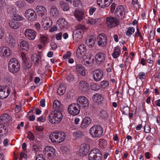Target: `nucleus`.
Listing matches in <instances>:
<instances>
[{"instance_id":"6e6d98bb","label":"nucleus","mask_w":160,"mask_h":160,"mask_svg":"<svg viewBox=\"0 0 160 160\" xmlns=\"http://www.w3.org/2000/svg\"><path fill=\"white\" fill-rule=\"evenodd\" d=\"M144 131L146 133H149L151 131V128L148 125H146L144 128Z\"/></svg>"},{"instance_id":"f8f14e48","label":"nucleus","mask_w":160,"mask_h":160,"mask_svg":"<svg viewBox=\"0 0 160 160\" xmlns=\"http://www.w3.org/2000/svg\"><path fill=\"white\" fill-rule=\"evenodd\" d=\"M10 92V90L6 86L4 87L0 86V99H3L6 98Z\"/></svg>"},{"instance_id":"a19ab883","label":"nucleus","mask_w":160,"mask_h":160,"mask_svg":"<svg viewBox=\"0 0 160 160\" xmlns=\"http://www.w3.org/2000/svg\"><path fill=\"white\" fill-rule=\"evenodd\" d=\"M121 111L124 115H128L130 111L129 107H125L122 109Z\"/></svg>"},{"instance_id":"3c124183","label":"nucleus","mask_w":160,"mask_h":160,"mask_svg":"<svg viewBox=\"0 0 160 160\" xmlns=\"http://www.w3.org/2000/svg\"><path fill=\"white\" fill-rule=\"evenodd\" d=\"M112 2H110L109 1H108V0H104V4L102 5L101 6V7L102 8H104L105 7H108L110 4V3Z\"/></svg>"},{"instance_id":"f3484780","label":"nucleus","mask_w":160,"mask_h":160,"mask_svg":"<svg viewBox=\"0 0 160 160\" xmlns=\"http://www.w3.org/2000/svg\"><path fill=\"white\" fill-rule=\"evenodd\" d=\"M94 79L96 81H100L103 75V72L101 69H97L93 72Z\"/></svg>"},{"instance_id":"dca6fc26","label":"nucleus","mask_w":160,"mask_h":160,"mask_svg":"<svg viewBox=\"0 0 160 160\" xmlns=\"http://www.w3.org/2000/svg\"><path fill=\"white\" fill-rule=\"evenodd\" d=\"M89 84L85 81H82L79 83L78 87L81 92H85L89 89Z\"/></svg>"},{"instance_id":"2f4dec72","label":"nucleus","mask_w":160,"mask_h":160,"mask_svg":"<svg viewBox=\"0 0 160 160\" xmlns=\"http://www.w3.org/2000/svg\"><path fill=\"white\" fill-rule=\"evenodd\" d=\"M65 92V88L63 84H61L57 89V92L60 95H62Z\"/></svg>"},{"instance_id":"6ab92c4d","label":"nucleus","mask_w":160,"mask_h":160,"mask_svg":"<svg viewBox=\"0 0 160 160\" xmlns=\"http://www.w3.org/2000/svg\"><path fill=\"white\" fill-rule=\"evenodd\" d=\"M11 54V51L9 48L7 47H4L0 48V55L2 56H9Z\"/></svg>"},{"instance_id":"a211bd4d","label":"nucleus","mask_w":160,"mask_h":160,"mask_svg":"<svg viewBox=\"0 0 160 160\" xmlns=\"http://www.w3.org/2000/svg\"><path fill=\"white\" fill-rule=\"evenodd\" d=\"M84 13L83 12L78 9H76L74 12V15L76 19L81 21L83 18Z\"/></svg>"},{"instance_id":"a878e982","label":"nucleus","mask_w":160,"mask_h":160,"mask_svg":"<svg viewBox=\"0 0 160 160\" xmlns=\"http://www.w3.org/2000/svg\"><path fill=\"white\" fill-rule=\"evenodd\" d=\"M59 4L61 7V8L63 11H67L69 9V6L68 3L61 1L59 2Z\"/></svg>"},{"instance_id":"412c9836","label":"nucleus","mask_w":160,"mask_h":160,"mask_svg":"<svg viewBox=\"0 0 160 160\" xmlns=\"http://www.w3.org/2000/svg\"><path fill=\"white\" fill-rule=\"evenodd\" d=\"M91 122V119L88 117H85L83 120L81 125V127L82 128H86Z\"/></svg>"},{"instance_id":"c85d7f7f","label":"nucleus","mask_w":160,"mask_h":160,"mask_svg":"<svg viewBox=\"0 0 160 160\" xmlns=\"http://www.w3.org/2000/svg\"><path fill=\"white\" fill-rule=\"evenodd\" d=\"M20 47L22 49L27 51L29 49V44L28 42L25 41H22L20 43Z\"/></svg>"},{"instance_id":"680f3d73","label":"nucleus","mask_w":160,"mask_h":160,"mask_svg":"<svg viewBox=\"0 0 160 160\" xmlns=\"http://www.w3.org/2000/svg\"><path fill=\"white\" fill-rule=\"evenodd\" d=\"M71 52L70 51L67 52V53L64 55L63 57L64 59L69 58L71 56Z\"/></svg>"},{"instance_id":"c9c22d12","label":"nucleus","mask_w":160,"mask_h":160,"mask_svg":"<svg viewBox=\"0 0 160 160\" xmlns=\"http://www.w3.org/2000/svg\"><path fill=\"white\" fill-rule=\"evenodd\" d=\"M16 9L13 7L8 6L7 8V12L9 14H13L15 12Z\"/></svg>"},{"instance_id":"39448f33","label":"nucleus","mask_w":160,"mask_h":160,"mask_svg":"<svg viewBox=\"0 0 160 160\" xmlns=\"http://www.w3.org/2000/svg\"><path fill=\"white\" fill-rule=\"evenodd\" d=\"M89 133L92 137L93 138L100 137L103 133V129L101 126L95 125L91 128Z\"/></svg>"},{"instance_id":"c03bdc74","label":"nucleus","mask_w":160,"mask_h":160,"mask_svg":"<svg viewBox=\"0 0 160 160\" xmlns=\"http://www.w3.org/2000/svg\"><path fill=\"white\" fill-rule=\"evenodd\" d=\"M107 142L106 140L104 139H100L99 140V145L101 146H103L104 148L107 145Z\"/></svg>"},{"instance_id":"5fc2aeb1","label":"nucleus","mask_w":160,"mask_h":160,"mask_svg":"<svg viewBox=\"0 0 160 160\" xmlns=\"http://www.w3.org/2000/svg\"><path fill=\"white\" fill-rule=\"evenodd\" d=\"M27 137L29 139H31L32 140H33L34 139L35 136L31 132L29 131Z\"/></svg>"},{"instance_id":"37998d69","label":"nucleus","mask_w":160,"mask_h":160,"mask_svg":"<svg viewBox=\"0 0 160 160\" xmlns=\"http://www.w3.org/2000/svg\"><path fill=\"white\" fill-rule=\"evenodd\" d=\"M61 152L63 154H66L69 152V150L68 148L65 147H62L61 148Z\"/></svg>"},{"instance_id":"e433bc0d","label":"nucleus","mask_w":160,"mask_h":160,"mask_svg":"<svg viewBox=\"0 0 160 160\" xmlns=\"http://www.w3.org/2000/svg\"><path fill=\"white\" fill-rule=\"evenodd\" d=\"M95 43V40L92 38L89 39L88 42H87V40L86 41L87 44L90 47L93 46L94 45Z\"/></svg>"},{"instance_id":"13d9d810","label":"nucleus","mask_w":160,"mask_h":160,"mask_svg":"<svg viewBox=\"0 0 160 160\" xmlns=\"http://www.w3.org/2000/svg\"><path fill=\"white\" fill-rule=\"evenodd\" d=\"M41 41L43 44H45L46 43L47 40V38L44 36H43L40 37Z\"/></svg>"},{"instance_id":"bf43d9fd","label":"nucleus","mask_w":160,"mask_h":160,"mask_svg":"<svg viewBox=\"0 0 160 160\" xmlns=\"http://www.w3.org/2000/svg\"><path fill=\"white\" fill-rule=\"evenodd\" d=\"M80 2L79 0H74L73 2V5L75 7H77L78 6Z\"/></svg>"},{"instance_id":"052dcab7","label":"nucleus","mask_w":160,"mask_h":160,"mask_svg":"<svg viewBox=\"0 0 160 160\" xmlns=\"http://www.w3.org/2000/svg\"><path fill=\"white\" fill-rule=\"evenodd\" d=\"M45 120V117L44 116L42 115L40 117L37 118V121L39 122H43Z\"/></svg>"},{"instance_id":"9d476101","label":"nucleus","mask_w":160,"mask_h":160,"mask_svg":"<svg viewBox=\"0 0 160 160\" xmlns=\"http://www.w3.org/2000/svg\"><path fill=\"white\" fill-rule=\"evenodd\" d=\"M25 16L28 20L30 21H34L37 18L36 13L32 9H28L25 11Z\"/></svg>"},{"instance_id":"f257e3e1","label":"nucleus","mask_w":160,"mask_h":160,"mask_svg":"<svg viewBox=\"0 0 160 160\" xmlns=\"http://www.w3.org/2000/svg\"><path fill=\"white\" fill-rule=\"evenodd\" d=\"M62 105L59 101H54L53 103V110L49 114L48 120L52 124L59 123L63 118L62 113Z\"/></svg>"},{"instance_id":"de8ad7c7","label":"nucleus","mask_w":160,"mask_h":160,"mask_svg":"<svg viewBox=\"0 0 160 160\" xmlns=\"http://www.w3.org/2000/svg\"><path fill=\"white\" fill-rule=\"evenodd\" d=\"M79 102L80 104H83V107L84 108L88 107L89 104L88 101H79Z\"/></svg>"},{"instance_id":"8fccbe9b","label":"nucleus","mask_w":160,"mask_h":160,"mask_svg":"<svg viewBox=\"0 0 160 160\" xmlns=\"http://www.w3.org/2000/svg\"><path fill=\"white\" fill-rule=\"evenodd\" d=\"M67 79L69 82H72L74 80V76L72 74H70L67 76L66 78Z\"/></svg>"},{"instance_id":"423d86ee","label":"nucleus","mask_w":160,"mask_h":160,"mask_svg":"<svg viewBox=\"0 0 160 160\" xmlns=\"http://www.w3.org/2000/svg\"><path fill=\"white\" fill-rule=\"evenodd\" d=\"M89 160H102V156L101 152L97 148L92 149L89 153Z\"/></svg>"},{"instance_id":"a18cd8bd","label":"nucleus","mask_w":160,"mask_h":160,"mask_svg":"<svg viewBox=\"0 0 160 160\" xmlns=\"http://www.w3.org/2000/svg\"><path fill=\"white\" fill-rule=\"evenodd\" d=\"M90 87L92 90L97 91L99 89V86L97 85L95 83H92Z\"/></svg>"},{"instance_id":"4be33fe9","label":"nucleus","mask_w":160,"mask_h":160,"mask_svg":"<svg viewBox=\"0 0 160 160\" xmlns=\"http://www.w3.org/2000/svg\"><path fill=\"white\" fill-rule=\"evenodd\" d=\"M36 9L38 13L41 16L45 15L47 12L45 8L42 6H38L36 7Z\"/></svg>"},{"instance_id":"bb28decb","label":"nucleus","mask_w":160,"mask_h":160,"mask_svg":"<svg viewBox=\"0 0 160 160\" xmlns=\"http://www.w3.org/2000/svg\"><path fill=\"white\" fill-rule=\"evenodd\" d=\"M59 12V11L58 10L57 8L55 6H52L50 9V14L54 16H58Z\"/></svg>"},{"instance_id":"0eeeda50","label":"nucleus","mask_w":160,"mask_h":160,"mask_svg":"<svg viewBox=\"0 0 160 160\" xmlns=\"http://www.w3.org/2000/svg\"><path fill=\"white\" fill-rule=\"evenodd\" d=\"M43 154L45 157L50 160L55 156V150L52 147L46 146L44 149Z\"/></svg>"},{"instance_id":"7ed1b4c3","label":"nucleus","mask_w":160,"mask_h":160,"mask_svg":"<svg viewBox=\"0 0 160 160\" xmlns=\"http://www.w3.org/2000/svg\"><path fill=\"white\" fill-rule=\"evenodd\" d=\"M20 64L18 60L15 58L11 59L8 65L9 71L13 73H16L20 69Z\"/></svg>"},{"instance_id":"393cba45","label":"nucleus","mask_w":160,"mask_h":160,"mask_svg":"<svg viewBox=\"0 0 160 160\" xmlns=\"http://www.w3.org/2000/svg\"><path fill=\"white\" fill-rule=\"evenodd\" d=\"M31 58L35 64L36 65H38V62L41 60V58L38 54H34L32 55Z\"/></svg>"},{"instance_id":"69168bd1","label":"nucleus","mask_w":160,"mask_h":160,"mask_svg":"<svg viewBox=\"0 0 160 160\" xmlns=\"http://www.w3.org/2000/svg\"><path fill=\"white\" fill-rule=\"evenodd\" d=\"M145 76V73L143 72H140L138 75V78L142 80L144 79V77Z\"/></svg>"},{"instance_id":"5701e85b","label":"nucleus","mask_w":160,"mask_h":160,"mask_svg":"<svg viewBox=\"0 0 160 160\" xmlns=\"http://www.w3.org/2000/svg\"><path fill=\"white\" fill-rule=\"evenodd\" d=\"M76 70L82 76L85 75V72L84 70V67L82 65L80 64H77L76 66Z\"/></svg>"},{"instance_id":"603ef678","label":"nucleus","mask_w":160,"mask_h":160,"mask_svg":"<svg viewBox=\"0 0 160 160\" xmlns=\"http://www.w3.org/2000/svg\"><path fill=\"white\" fill-rule=\"evenodd\" d=\"M8 44L9 46L11 47H13L15 45V41L14 39L12 38H10L9 41H8Z\"/></svg>"},{"instance_id":"c756f323","label":"nucleus","mask_w":160,"mask_h":160,"mask_svg":"<svg viewBox=\"0 0 160 160\" xmlns=\"http://www.w3.org/2000/svg\"><path fill=\"white\" fill-rule=\"evenodd\" d=\"M90 149L89 145L88 144L83 143L80 147V151H84V153L88 154Z\"/></svg>"},{"instance_id":"58836bf2","label":"nucleus","mask_w":160,"mask_h":160,"mask_svg":"<svg viewBox=\"0 0 160 160\" xmlns=\"http://www.w3.org/2000/svg\"><path fill=\"white\" fill-rule=\"evenodd\" d=\"M103 98L102 95L98 93L93 95L92 99L95 100H103Z\"/></svg>"},{"instance_id":"0e129e2a","label":"nucleus","mask_w":160,"mask_h":160,"mask_svg":"<svg viewBox=\"0 0 160 160\" xmlns=\"http://www.w3.org/2000/svg\"><path fill=\"white\" fill-rule=\"evenodd\" d=\"M62 33L60 32L56 34V38L57 40H61L62 38Z\"/></svg>"},{"instance_id":"20e7f679","label":"nucleus","mask_w":160,"mask_h":160,"mask_svg":"<svg viewBox=\"0 0 160 160\" xmlns=\"http://www.w3.org/2000/svg\"><path fill=\"white\" fill-rule=\"evenodd\" d=\"M9 115L7 113L2 114L0 118V137L8 133V130L3 124L5 121L8 120Z\"/></svg>"},{"instance_id":"9b49d317","label":"nucleus","mask_w":160,"mask_h":160,"mask_svg":"<svg viewBox=\"0 0 160 160\" xmlns=\"http://www.w3.org/2000/svg\"><path fill=\"white\" fill-rule=\"evenodd\" d=\"M21 55L22 60V64L23 68L25 69H29L32 66V63H30V60L27 58L26 55L23 52L21 53Z\"/></svg>"},{"instance_id":"7c9ffc66","label":"nucleus","mask_w":160,"mask_h":160,"mask_svg":"<svg viewBox=\"0 0 160 160\" xmlns=\"http://www.w3.org/2000/svg\"><path fill=\"white\" fill-rule=\"evenodd\" d=\"M86 50V48L85 46L83 44H81L79 46L76 52L77 56L79 54H81Z\"/></svg>"},{"instance_id":"79ce46f5","label":"nucleus","mask_w":160,"mask_h":160,"mask_svg":"<svg viewBox=\"0 0 160 160\" xmlns=\"http://www.w3.org/2000/svg\"><path fill=\"white\" fill-rule=\"evenodd\" d=\"M46 158L43 154H40L38 155L36 158V160H46L45 158Z\"/></svg>"},{"instance_id":"f03ea898","label":"nucleus","mask_w":160,"mask_h":160,"mask_svg":"<svg viewBox=\"0 0 160 160\" xmlns=\"http://www.w3.org/2000/svg\"><path fill=\"white\" fill-rule=\"evenodd\" d=\"M65 137L64 132L60 131L52 133L49 136V138L52 142L60 143L63 141Z\"/></svg>"},{"instance_id":"4c0bfd02","label":"nucleus","mask_w":160,"mask_h":160,"mask_svg":"<svg viewBox=\"0 0 160 160\" xmlns=\"http://www.w3.org/2000/svg\"><path fill=\"white\" fill-rule=\"evenodd\" d=\"M135 29L132 27H129L128 28L126 32V35L128 36H130L131 34L133 33L134 32Z\"/></svg>"},{"instance_id":"aec40b11","label":"nucleus","mask_w":160,"mask_h":160,"mask_svg":"<svg viewBox=\"0 0 160 160\" xmlns=\"http://www.w3.org/2000/svg\"><path fill=\"white\" fill-rule=\"evenodd\" d=\"M105 55L102 52H100L96 55L95 56L96 61L97 63L100 64L103 62L105 58Z\"/></svg>"},{"instance_id":"473e14b6","label":"nucleus","mask_w":160,"mask_h":160,"mask_svg":"<svg viewBox=\"0 0 160 160\" xmlns=\"http://www.w3.org/2000/svg\"><path fill=\"white\" fill-rule=\"evenodd\" d=\"M73 135L76 139L81 138L84 136V134L82 131L79 130L73 133Z\"/></svg>"},{"instance_id":"6e6552de","label":"nucleus","mask_w":160,"mask_h":160,"mask_svg":"<svg viewBox=\"0 0 160 160\" xmlns=\"http://www.w3.org/2000/svg\"><path fill=\"white\" fill-rule=\"evenodd\" d=\"M68 110V113L71 115H77L80 112L79 105L78 104H71L69 106Z\"/></svg>"},{"instance_id":"cd10ccee","label":"nucleus","mask_w":160,"mask_h":160,"mask_svg":"<svg viewBox=\"0 0 160 160\" xmlns=\"http://www.w3.org/2000/svg\"><path fill=\"white\" fill-rule=\"evenodd\" d=\"M74 34L73 33V39L78 40L82 38L83 33H82L81 32L76 31L74 32Z\"/></svg>"},{"instance_id":"49530a36","label":"nucleus","mask_w":160,"mask_h":160,"mask_svg":"<svg viewBox=\"0 0 160 160\" xmlns=\"http://www.w3.org/2000/svg\"><path fill=\"white\" fill-rule=\"evenodd\" d=\"M100 117L103 118H107L108 116L107 112L103 110H102L100 112Z\"/></svg>"},{"instance_id":"1a4fd4ad","label":"nucleus","mask_w":160,"mask_h":160,"mask_svg":"<svg viewBox=\"0 0 160 160\" xmlns=\"http://www.w3.org/2000/svg\"><path fill=\"white\" fill-rule=\"evenodd\" d=\"M119 21L118 18L116 19L112 17H109L106 18V24L109 28L114 27L119 25Z\"/></svg>"},{"instance_id":"4d7b16f0","label":"nucleus","mask_w":160,"mask_h":160,"mask_svg":"<svg viewBox=\"0 0 160 160\" xmlns=\"http://www.w3.org/2000/svg\"><path fill=\"white\" fill-rule=\"evenodd\" d=\"M4 34V29L2 26H0V39H2L3 37Z\"/></svg>"},{"instance_id":"2eb2a0df","label":"nucleus","mask_w":160,"mask_h":160,"mask_svg":"<svg viewBox=\"0 0 160 160\" xmlns=\"http://www.w3.org/2000/svg\"><path fill=\"white\" fill-rule=\"evenodd\" d=\"M124 8L122 5L118 6L115 11V14L119 18H122L125 14Z\"/></svg>"},{"instance_id":"f704fd0d","label":"nucleus","mask_w":160,"mask_h":160,"mask_svg":"<svg viewBox=\"0 0 160 160\" xmlns=\"http://www.w3.org/2000/svg\"><path fill=\"white\" fill-rule=\"evenodd\" d=\"M116 48H115L114 52L112 53V55L114 58H116L118 57L120 54V50L118 48L117 51Z\"/></svg>"},{"instance_id":"e2e57ef3","label":"nucleus","mask_w":160,"mask_h":160,"mask_svg":"<svg viewBox=\"0 0 160 160\" xmlns=\"http://www.w3.org/2000/svg\"><path fill=\"white\" fill-rule=\"evenodd\" d=\"M91 57L90 56H87L84 59V61L87 64H89L90 62L89 60L91 59Z\"/></svg>"},{"instance_id":"ddd939ff","label":"nucleus","mask_w":160,"mask_h":160,"mask_svg":"<svg viewBox=\"0 0 160 160\" xmlns=\"http://www.w3.org/2000/svg\"><path fill=\"white\" fill-rule=\"evenodd\" d=\"M98 44L99 46L103 47L106 45L107 38L106 35L103 33L99 34L98 37Z\"/></svg>"},{"instance_id":"72a5a7b5","label":"nucleus","mask_w":160,"mask_h":160,"mask_svg":"<svg viewBox=\"0 0 160 160\" xmlns=\"http://www.w3.org/2000/svg\"><path fill=\"white\" fill-rule=\"evenodd\" d=\"M86 29V27L83 25L80 24L78 25L76 27V31H80L82 33H83L84 30Z\"/></svg>"},{"instance_id":"338daca9","label":"nucleus","mask_w":160,"mask_h":160,"mask_svg":"<svg viewBox=\"0 0 160 160\" xmlns=\"http://www.w3.org/2000/svg\"><path fill=\"white\" fill-rule=\"evenodd\" d=\"M87 154V153H84V151H82V152L81 151H80V149L78 151V155L79 156L82 157L86 155Z\"/></svg>"},{"instance_id":"864d4df0","label":"nucleus","mask_w":160,"mask_h":160,"mask_svg":"<svg viewBox=\"0 0 160 160\" xmlns=\"http://www.w3.org/2000/svg\"><path fill=\"white\" fill-rule=\"evenodd\" d=\"M98 19H94L93 18H91L90 19V20L89 21L88 23L91 25H93L95 24L98 20Z\"/></svg>"},{"instance_id":"774afa93","label":"nucleus","mask_w":160,"mask_h":160,"mask_svg":"<svg viewBox=\"0 0 160 160\" xmlns=\"http://www.w3.org/2000/svg\"><path fill=\"white\" fill-rule=\"evenodd\" d=\"M33 144V149L34 150V151L36 152L38 151L39 148V146L38 145L34 144Z\"/></svg>"},{"instance_id":"4468645a","label":"nucleus","mask_w":160,"mask_h":160,"mask_svg":"<svg viewBox=\"0 0 160 160\" xmlns=\"http://www.w3.org/2000/svg\"><path fill=\"white\" fill-rule=\"evenodd\" d=\"M24 33L26 37L30 40H34L36 36V32L33 30L27 29Z\"/></svg>"},{"instance_id":"b1692460","label":"nucleus","mask_w":160,"mask_h":160,"mask_svg":"<svg viewBox=\"0 0 160 160\" xmlns=\"http://www.w3.org/2000/svg\"><path fill=\"white\" fill-rule=\"evenodd\" d=\"M9 24L10 27L13 29H16L20 26L19 22L15 20H12L10 21Z\"/></svg>"},{"instance_id":"09e8293b","label":"nucleus","mask_w":160,"mask_h":160,"mask_svg":"<svg viewBox=\"0 0 160 160\" xmlns=\"http://www.w3.org/2000/svg\"><path fill=\"white\" fill-rule=\"evenodd\" d=\"M109 83L107 81H103L101 82V85L102 88H104L108 86Z\"/></svg>"},{"instance_id":"ea45409f","label":"nucleus","mask_w":160,"mask_h":160,"mask_svg":"<svg viewBox=\"0 0 160 160\" xmlns=\"http://www.w3.org/2000/svg\"><path fill=\"white\" fill-rule=\"evenodd\" d=\"M13 20H15L16 21H20L22 20L23 18L21 16L17 14H13Z\"/></svg>"}]
</instances>
